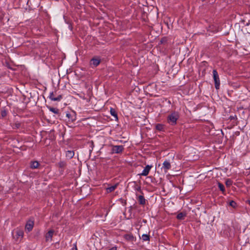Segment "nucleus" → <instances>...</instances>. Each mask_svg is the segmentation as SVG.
<instances>
[{"mask_svg":"<svg viewBox=\"0 0 250 250\" xmlns=\"http://www.w3.org/2000/svg\"><path fill=\"white\" fill-rule=\"evenodd\" d=\"M49 110L55 114H58L59 110L57 108L49 107Z\"/></svg>","mask_w":250,"mask_h":250,"instance_id":"18","label":"nucleus"},{"mask_svg":"<svg viewBox=\"0 0 250 250\" xmlns=\"http://www.w3.org/2000/svg\"><path fill=\"white\" fill-rule=\"evenodd\" d=\"M17 238L22 237L23 236V232L22 230L18 229L15 231Z\"/></svg>","mask_w":250,"mask_h":250,"instance_id":"13","label":"nucleus"},{"mask_svg":"<svg viewBox=\"0 0 250 250\" xmlns=\"http://www.w3.org/2000/svg\"><path fill=\"white\" fill-rule=\"evenodd\" d=\"M66 116H67L68 118H70V114H69V113H67V114H66Z\"/></svg>","mask_w":250,"mask_h":250,"instance_id":"28","label":"nucleus"},{"mask_svg":"<svg viewBox=\"0 0 250 250\" xmlns=\"http://www.w3.org/2000/svg\"><path fill=\"white\" fill-rule=\"evenodd\" d=\"M58 165L59 167L63 168L66 166V163L63 161H61L58 163Z\"/></svg>","mask_w":250,"mask_h":250,"instance_id":"22","label":"nucleus"},{"mask_svg":"<svg viewBox=\"0 0 250 250\" xmlns=\"http://www.w3.org/2000/svg\"><path fill=\"white\" fill-rule=\"evenodd\" d=\"M155 128L159 131H163L164 129V125L161 124H158L156 125Z\"/></svg>","mask_w":250,"mask_h":250,"instance_id":"14","label":"nucleus"},{"mask_svg":"<svg viewBox=\"0 0 250 250\" xmlns=\"http://www.w3.org/2000/svg\"><path fill=\"white\" fill-rule=\"evenodd\" d=\"M229 206H230L231 207H233V208H235L236 206V205L237 204H229Z\"/></svg>","mask_w":250,"mask_h":250,"instance_id":"26","label":"nucleus"},{"mask_svg":"<svg viewBox=\"0 0 250 250\" xmlns=\"http://www.w3.org/2000/svg\"><path fill=\"white\" fill-rule=\"evenodd\" d=\"M78 95L80 98H82L83 99H85V98L83 94H78Z\"/></svg>","mask_w":250,"mask_h":250,"instance_id":"25","label":"nucleus"},{"mask_svg":"<svg viewBox=\"0 0 250 250\" xmlns=\"http://www.w3.org/2000/svg\"><path fill=\"white\" fill-rule=\"evenodd\" d=\"M74 155V152L71 150H68L66 152V157L68 159H71Z\"/></svg>","mask_w":250,"mask_h":250,"instance_id":"12","label":"nucleus"},{"mask_svg":"<svg viewBox=\"0 0 250 250\" xmlns=\"http://www.w3.org/2000/svg\"><path fill=\"white\" fill-rule=\"evenodd\" d=\"M118 184L117 183L113 186H111L106 188V193H109L114 191L117 188Z\"/></svg>","mask_w":250,"mask_h":250,"instance_id":"10","label":"nucleus"},{"mask_svg":"<svg viewBox=\"0 0 250 250\" xmlns=\"http://www.w3.org/2000/svg\"><path fill=\"white\" fill-rule=\"evenodd\" d=\"M186 216V213L184 212H180L177 215V218L179 220L184 219V217Z\"/></svg>","mask_w":250,"mask_h":250,"instance_id":"15","label":"nucleus"},{"mask_svg":"<svg viewBox=\"0 0 250 250\" xmlns=\"http://www.w3.org/2000/svg\"><path fill=\"white\" fill-rule=\"evenodd\" d=\"M142 239L143 241H149V236L147 234H144L142 236Z\"/></svg>","mask_w":250,"mask_h":250,"instance_id":"21","label":"nucleus"},{"mask_svg":"<svg viewBox=\"0 0 250 250\" xmlns=\"http://www.w3.org/2000/svg\"><path fill=\"white\" fill-rule=\"evenodd\" d=\"M108 250H117V248H116V247H112V248H110Z\"/></svg>","mask_w":250,"mask_h":250,"instance_id":"27","label":"nucleus"},{"mask_svg":"<svg viewBox=\"0 0 250 250\" xmlns=\"http://www.w3.org/2000/svg\"><path fill=\"white\" fill-rule=\"evenodd\" d=\"M100 63V60L97 58H93L90 62V64L92 67L98 66Z\"/></svg>","mask_w":250,"mask_h":250,"instance_id":"7","label":"nucleus"},{"mask_svg":"<svg viewBox=\"0 0 250 250\" xmlns=\"http://www.w3.org/2000/svg\"><path fill=\"white\" fill-rule=\"evenodd\" d=\"M179 118V114L178 112L174 111L167 116V122L169 125H176L177 121Z\"/></svg>","mask_w":250,"mask_h":250,"instance_id":"1","label":"nucleus"},{"mask_svg":"<svg viewBox=\"0 0 250 250\" xmlns=\"http://www.w3.org/2000/svg\"><path fill=\"white\" fill-rule=\"evenodd\" d=\"M218 188H219V189L221 191L224 192L225 191V188L224 186L220 183H218Z\"/></svg>","mask_w":250,"mask_h":250,"instance_id":"20","label":"nucleus"},{"mask_svg":"<svg viewBox=\"0 0 250 250\" xmlns=\"http://www.w3.org/2000/svg\"><path fill=\"white\" fill-rule=\"evenodd\" d=\"M124 148V146L122 145L113 146L112 148V151L113 153H120L123 151Z\"/></svg>","mask_w":250,"mask_h":250,"instance_id":"5","label":"nucleus"},{"mask_svg":"<svg viewBox=\"0 0 250 250\" xmlns=\"http://www.w3.org/2000/svg\"><path fill=\"white\" fill-rule=\"evenodd\" d=\"M138 200L139 203H145L146 200L143 195H139L138 196Z\"/></svg>","mask_w":250,"mask_h":250,"instance_id":"19","label":"nucleus"},{"mask_svg":"<svg viewBox=\"0 0 250 250\" xmlns=\"http://www.w3.org/2000/svg\"><path fill=\"white\" fill-rule=\"evenodd\" d=\"M7 114V112L5 109H3L1 111V116L2 117H5Z\"/></svg>","mask_w":250,"mask_h":250,"instance_id":"24","label":"nucleus"},{"mask_svg":"<svg viewBox=\"0 0 250 250\" xmlns=\"http://www.w3.org/2000/svg\"><path fill=\"white\" fill-rule=\"evenodd\" d=\"M213 79L215 82V86L216 89H219L220 86V80L216 70H213Z\"/></svg>","mask_w":250,"mask_h":250,"instance_id":"2","label":"nucleus"},{"mask_svg":"<svg viewBox=\"0 0 250 250\" xmlns=\"http://www.w3.org/2000/svg\"><path fill=\"white\" fill-rule=\"evenodd\" d=\"M40 166L39 163L37 161H31L30 163V167L32 169L38 168Z\"/></svg>","mask_w":250,"mask_h":250,"instance_id":"11","label":"nucleus"},{"mask_svg":"<svg viewBox=\"0 0 250 250\" xmlns=\"http://www.w3.org/2000/svg\"><path fill=\"white\" fill-rule=\"evenodd\" d=\"M34 226V221L31 220H29L27 221L26 225H25V230H27L28 232L31 231Z\"/></svg>","mask_w":250,"mask_h":250,"instance_id":"6","label":"nucleus"},{"mask_svg":"<svg viewBox=\"0 0 250 250\" xmlns=\"http://www.w3.org/2000/svg\"><path fill=\"white\" fill-rule=\"evenodd\" d=\"M171 166L170 162L169 161L166 160L163 162L161 169L165 173H166L167 172L168 170L171 168Z\"/></svg>","mask_w":250,"mask_h":250,"instance_id":"3","label":"nucleus"},{"mask_svg":"<svg viewBox=\"0 0 250 250\" xmlns=\"http://www.w3.org/2000/svg\"><path fill=\"white\" fill-rule=\"evenodd\" d=\"M49 97L51 100L53 101H60L62 99V96L61 95H59L57 97H55L53 92L50 93Z\"/></svg>","mask_w":250,"mask_h":250,"instance_id":"9","label":"nucleus"},{"mask_svg":"<svg viewBox=\"0 0 250 250\" xmlns=\"http://www.w3.org/2000/svg\"><path fill=\"white\" fill-rule=\"evenodd\" d=\"M54 231L53 229L49 230L45 235V239L46 241H51L53 237Z\"/></svg>","mask_w":250,"mask_h":250,"instance_id":"8","label":"nucleus"},{"mask_svg":"<svg viewBox=\"0 0 250 250\" xmlns=\"http://www.w3.org/2000/svg\"><path fill=\"white\" fill-rule=\"evenodd\" d=\"M124 238L129 241H132L134 239V237L132 234H125L124 236Z\"/></svg>","mask_w":250,"mask_h":250,"instance_id":"17","label":"nucleus"},{"mask_svg":"<svg viewBox=\"0 0 250 250\" xmlns=\"http://www.w3.org/2000/svg\"><path fill=\"white\" fill-rule=\"evenodd\" d=\"M152 167V166H151V165H146L145 167L144 168V169H143L142 173H141L139 175L140 176H147L148 174V173Z\"/></svg>","mask_w":250,"mask_h":250,"instance_id":"4","label":"nucleus"},{"mask_svg":"<svg viewBox=\"0 0 250 250\" xmlns=\"http://www.w3.org/2000/svg\"><path fill=\"white\" fill-rule=\"evenodd\" d=\"M110 112L111 115L112 116L114 117L116 119L118 118L117 114L116 113V111H115V110L114 108H111L110 110Z\"/></svg>","mask_w":250,"mask_h":250,"instance_id":"16","label":"nucleus"},{"mask_svg":"<svg viewBox=\"0 0 250 250\" xmlns=\"http://www.w3.org/2000/svg\"><path fill=\"white\" fill-rule=\"evenodd\" d=\"M250 24V23H249H249H247V26L249 25Z\"/></svg>","mask_w":250,"mask_h":250,"instance_id":"30","label":"nucleus"},{"mask_svg":"<svg viewBox=\"0 0 250 250\" xmlns=\"http://www.w3.org/2000/svg\"><path fill=\"white\" fill-rule=\"evenodd\" d=\"M229 203L231 204V203H235V202L233 200H231L229 202Z\"/></svg>","mask_w":250,"mask_h":250,"instance_id":"29","label":"nucleus"},{"mask_svg":"<svg viewBox=\"0 0 250 250\" xmlns=\"http://www.w3.org/2000/svg\"><path fill=\"white\" fill-rule=\"evenodd\" d=\"M232 184V182L230 179H228L226 181V185L227 187H230Z\"/></svg>","mask_w":250,"mask_h":250,"instance_id":"23","label":"nucleus"}]
</instances>
